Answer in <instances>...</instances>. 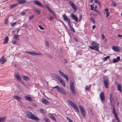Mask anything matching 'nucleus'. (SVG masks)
<instances>
[{"label":"nucleus","mask_w":122,"mask_h":122,"mask_svg":"<svg viewBox=\"0 0 122 122\" xmlns=\"http://www.w3.org/2000/svg\"><path fill=\"white\" fill-rule=\"evenodd\" d=\"M25 114L26 116L28 118L34 120L37 122L39 120V119L37 117H36V115L33 114L30 112L27 111L26 112Z\"/></svg>","instance_id":"f257e3e1"},{"label":"nucleus","mask_w":122,"mask_h":122,"mask_svg":"<svg viewBox=\"0 0 122 122\" xmlns=\"http://www.w3.org/2000/svg\"><path fill=\"white\" fill-rule=\"evenodd\" d=\"M91 46H89V48L92 50H95L99 51V44L95 42H93L91 43Z\"/></svg>","instance_id":"f03ea898"},{"label":"nucleus","mask_w":122,"mask_h":122,"mask_svg":"<svg viewBox=\"0 0 122 122\" xmlns=\"http://www.w3.org/2000/svg\"><path fill=\"white\" fill-rule=\"evenodd\" d=\"M104 83L105 87L107 88L108 85L109 80L108 77L106 76H104L103 77Z\"/></svg>","instance_id":"7ed1b4c3"},{"label":"nucleus","mask_w":122,"mask_h":122,"mask_svg":"<svg viewBox=\"0 0 122 122\" xmlns=\"http://www.w3.org/2000/svg\"><path fill=\"white\" fill-rule=\"evenodd\" d=\"M70 88L73 94L75 95L76 92L74 90V84L72 81H71L70 82Z\"/></svg>","instance_id":"20e7f679"},{"label":"nucleus","mask_w":122,"mask_h":122,"mask_svg":"<svg viewBox=\"0 0 122 122\" xmlns=\"http://www.w3.org/2000/svg\"><path fill=\"white\" fill-rule=\"evenodd\" d=\"M99 96L101 101L103 103L105 99V96L103 92H101L100 93Z\"/></svg>","instance_id":"39448f33"},{"label":"nucleus","mask_w":122,"mask_h":122,"mask_svg":"<svg viewBox=\"0 0 122 122\" xmlns=\"http://www.w3.org/2000/svg\"><path fill=\"white\" fill-rule=\"evenodd\" d=\"M7 60V59L3 56L0 58V62L1 64H3L6 62Z\"/></svg>","instance_id":"423d86ee"},{"label":"nucleus","mask_w":122,"mask_h":122,"mask_svg":"<svg viewBox=\"0 0 122 122\" xmlns=\"http://www.w3.org/2000/svg\"><path fill=\"white\" fill-rule=\"evenodd\" d=\"M58 91L61 93L64 94V95L66 94V92L65 91L64 89L60 87H58Z\"/></svg>","instance_id":"0eeeda50"},{"label":"nucleus","mask_w":122,"mask_h":122,"mask_svg":"<svg viewBox=\"0 0 122 122\" xmlns=\"http://www.w3.org/2000/svg\"><path fill=\"white\" fill-rule=\"evenodd\" d=\"M70 17L72 19L74 20L76 22H77L78 20V19L74 15L72 14L70 15Z\"/></svg>","instance_id":"6e6552de"},{"label":"nucleus","mask_w":122,"mask_h":122,"mask_svg":"<svg viewBox=\"0 0 122 122\" xmlns=\"http://www.w3.org/2000/svg\"><path fill=\"white\" fill-rule=\"evenodd\" d=\"M34 2L35 3L36 5L42 7H44L43 5L39 1L37 0H34Z\"/></svg>","instance_id":"1a4fd4ad"},{"label":"nucleus","mask_w":122,"mask_h":122,"mask_svg":"<svg viewBox=\"0 0 122 122\" xmlns=\"http://www.w3.org/2000/svg\"><path fill=\"white\" fill-rule=\"evenodd\" d=\"M63 18L64 21H69L70 20L69 19H68L67 17V16L65 14H64L63 15Z\"/></svg>","instance_id":"9d476101"},{"label":"nucleus","mask_w":122,"mask_h":122,"mask_svg":"<svg viewBox=\"0 0 122 122\" xmlns=\"http://www.w3.org/2000/svg\"><path fill=\"white\" fill-rule=\"evenodd\" d=\"M112 49L115 51H117L119 50V47L117 46H113L112 47Z\"/></svg>","instance_id":"9b49d317"},{"label":"nucleus","mask_w":122,"mask_h":122,"mask_svg":"<svg viewBox=\"0 0 122 122\" xmlns=\"http://www.w3.org/2000/svg\"><path fill=\"white\" fill-rule=\"evenodd\" d=\"M42 103L46 105H48L49 104V102L46 100L45 99H42L41 100Z\"/></svg>","instance_id":"f8f14e48"},{"label":"nucleus","mask_w":122,"mask_h":122,"mask_svg":"<svg viewBox=\"0 0 122 122\" xmlns=\"http://www.w3.org/2000/svg\"><path fill=\"white\" fill-rule=\"evenodd\" d=\"M117 90L119 91L120 92H122V87L121 85L120 84H119L117 85Z\"/></svg>","instance_id":"ddd939ff"},{"label":"nucleus","mask_w":122,"mask_h":122,"mask_svg":"<svg viewBox=\"0 0 122 122\" xmlns=\"http://www.w3.org/2000/svg\"><path fill=\"white\" fill-rule=\"evenodd\" d=\"M15 76L16 77L17 80L18 81H20L21 80V77H20V76L18 73H16L15 74Z\"/></svg>","instance_id":"4468645a"},{"label":"nucleus","mask_w":122,"mask_h":122,"mask_svg":"<svg viewBox=\"0 0 122 122\" xmlns=\"http://www.w3.org/2000/svg\"><path fill=\"white\" fill-rule=\"evenodd\" d=\"M26 2V0H18V3L19 4H23Z\"/></svg>","instance_id":"2eb2a0df"},{"label":"nucleus","mask_w":122,"mask_h":122,"mask_svg":"<svg viewBox=\"0 0 122 122\" xmlns=\"http://www.w3.org/2000/svg\"><path fill=\"white\" fill-rule=\"evenodd\" d=\"M91 86V85H89L86 86L85 90L86 91H89L90 90V87Z\"/></svg>","instance_id":"dca6fc26"},{"label":"nucleus","mask_w":122,"mask_h":122,"mask_svg":"<svg viewBox=\"0 0 122 122\" xmlns=\"http://www.w3.org/2000/svg\"><path fill=\"white\" fill-rule=\"evenodd\" d=\"M79 107L80 109L82 114L83 116H84V109L82 106L81 105H79Z\"/></svg>","instance_id":"f3484780"},{"label":"nucleus","mask_w":122,"mask_h":122,"mask_svg":"<svg viewBox=\"0 0 122 122\" xmlns=\"http://www.w3.org/2000/svg\"><path fill=\"white\" fill-rule=\"evenodd\" d=\"M49 117L52 119L54 121H56V119L51 114L49 113Z\"/></svg>","instance_id":"a211bd4d"},{"label":"nucleus","mask_w":122,"mask_h":122,"mask_svg":"<svg viewBox=\"0 0 122 122\" xmlns=\"http://www.w3.org/2000/svg\"><path fill=\"white\" fill-rule=\"evenodd\" d=\"M9 41L8 37V36H6L5 38L4 41V44H6Z\"/></svg>","instance_id":"6ab92c4d"},{"label":"nucleus","mask_w":122,"mask_h":122,"mask_svg":"<svg viewBox=\"0 0 122 122\" xmlns=\"http://www.w3.org/2000/svg\"><path fill=\"white\" fill-rule=\"evenodd\" d=\"M22 77L23 79L26 81H28L29 80V77L23 75L22 76Z\"/></svg>","instance_id":"aec40b11"},{"label":"nucleus","mask_w":122,"mask_h":122,"mask_svg":"<svg viewBox=\"0 0 122 122\" xmlns=\"http://www.w3.org/2000/svg\"><path fill=\"white\" fill-rule=\"evenodd\" d=\"M72 107L75 109L76 112H79V109L76 105H75Z\"/></svg>","instance_id":"412c9836"},{"label":"nucleus","mask_w":122,"mask_h":122,"mask_svg":"<svg viewBox=\"0 0 122 122\" xmlns=\"http://www.w3.org/2000/svg\"><path fill=\"white\" fill-rule=\"evenodd\" d=\"M68 102L69 103L71 106L72 107L74 106L75 105H76V104L70 100H69L68 101Z\"/></svg>","instance_id":"4be33fe9"},{"label":"nucleus","mask_w":122,"mask_h":122,"mask_svg":"<svg viewBox=\"0 0 122 122\" xmlns=\"http://www.w3.org/2000/svg\"><path fill=\"white\" fill-rule=\"evenodd\" d=\"M18 4H15L13 5H11L10 6V9H12L13 8L16 6L18 5Z\"/></svg>","instance_id":"5701e85b"},{"label":"nucleus","mask_w":122,"mask_h":122,"mask_svg":"<svg viewBox=\"0 0 122 122\" xmlns=\"http://www.w3.org/2000/svg\"><path fill=\"white\" fill-rule=\"evenodd\" d=\"M105 11L106 13V18H107L109 15V13L108 12V10L107 8H106L105 10Z\"/></svg>","instance_id":"b1692460"},{"label":"nucleus","mask_w":122,"mask_h":122,"mask_svg":"<svg viewBox=\"0 0 122 122\" xmlns=\"http://www.w3.org/2000/svg\"><path fill=\"white\" fill-rule=\"evenodd\" d=\"M33 10L38 14V15H39L40 14L41 11L38 9L36 8H34Z\"/></svg>","instance_id":"393cba45"},{"label":"nucleus","mask_w":122,"mask_h":122,"mask_svg":"<svg viewBox=\"0 0 122 122\" xmlns=\"http://www.w3.org/2000/svg\"><path fill=\"white\" fill-rule=\"evenodd\" d=\"M5 117H3L0 118V122H3L5 121Z\"/></svg>","instance_id":"a878e982"},{"label":"nucleus","mask_w":122,"mask_h":122,"mask_svg":"<svg viewBox=\"0 0 122 122\" xmlns=\"http://www.w3.org/2000/svg\"><path fill=\"white\" fill-rule=\"evenodd\" d=\"M114 101L113 97L112 96V94H111L110 95V103Z\"/></svg>","instance_id":"bb28decb"},{"label":"nucleus","mask_w":122,"mask_h":122,"mask_svg":"<svg viewBox=\"0 0 122 122\" xmlns=\"http://www.w3.org/2000/svg\"><path fill=\"white\" fill-rule=\"evenodd\" d=\"M95 5V4H93L92 5H91V10H94L95 9L94 8V5Z\"/></svg>","instance_id":"cd10ccee"},{"label":"nucleus","mask_w":122,"mask_h":122,"mask_svg":"<svg viewBox=\"0 0 122 122\" xmlns=\"http://www.w3.org/2000/svg\"><path fill=\"white\" fill-rule=\"evenodd\" d=\"M25 98L26 100L30 101H32V98L31 97H25Z\"/></svg>","instance_id":"c85d7f7f"},{"label":"nucleus","mask_w":122,"mask_h":122,"mask_svg":"<svg viewBox=\"0 0 122 122\" xmlns=\"http://www.w3.org/2000/svg\"><path fill=\"white\" fill-rule=\"evenodd\" d=\"M109 56H108L106 57H105L104 58H102V59L103 61H106L107 59L109 58Z\"/></svg>","instance_id":"c756f323"},{"label":"nucleus","mask_w":122,"mask_h":122,"mask_svg":"<svg viewBox=\"0 0 122 122\" xmlns=\"http://www.w3.org/2000/svg\"><path fill=\"white\" fill-rule=\"evenodd\" d=\"M90 20L93 23H95V22L94 19L92 17H91L90 19Z\"/></svg>","instance_id":"7c9ffc66"},{"label":"nucleus","mask_w":122,"mask_h":122,"mask_svg":"<svg viewBox=\"0 0 122 122\" xmlns=\"http://www.w3.org/2000/svg\"><path fill=\"white\" fill-rule=\"evenodd\" d=\"M14 37L16 40H18L19 38V37L18 36H17L16 35H14Z\"/></svg>","instance_id":"2f4dec72"},{"label":"nucleus","mask_w":122,"mask_h":122,"mask_svg":"<svg viewBox=\"0 0 122 122\" xmlns=\"http://www.w3.org/2000/svg\"><path fill=\"white\" fill-rule=\"evenodd\" d=\"M63 77H64V78H65L66 80L68 81V77L65 74H64L62 76Z\"/></svg>","instance_id":"473e14b6"},{"label":"nucleus","mask_w":122,"mask_h":122,"mask_svg":"<svg viewBox=\"0 0 122 122\" xmlns=\"http://www.w3.org/2000/svg\"><path fill=\"white\" fill-rule=\"evenodd\" d=\"M13 97L16 99V100H19L20 99V98L17 96H14Z\"/></svg>","instance_id":"72a5a7b5"},{"label":"nucleus","mask_w":122,"mask_h":122,"mask_svg":"<svg viewBox=\"0 0 122 122\" xmlns=\"http://www.w3.org/2000/svg\"><path fill=\"white\" fill-rule=\"evenodd\" d=\"M89 113L91 115H93V113L91 109H89Z\"/></svg>","instance_id":"f704fd0d"},{"label":"nucleus","mask_w":122,"mask_h":122,"mask_svg":"<svg viewBox=\"0 0 122 122\" xmlns=\"http://www.w3.org/2000/svg\"><path fill=\"white\" fill-rule=\"evenodd\" d=\"M44 120L46 122H50V120L47 118L46 117L44 118Z\"/></svg>","instance_id":"c9c22d12"},{"label":"nucleus","mask_w":122,"mask_h":122,"mask_svg":"<svg viewBox=\"0 0 122 122\" xmlns=\"http://www.w3.org/2000/svg\"><path fill=\"white\" fill-rule=\"evenodd\" d=\"M70 30L73 32L74 33L75 32V30L73 27H72V26H70Z\"/></svg>","instance_id":"e433bc0d"},{"label":"nucleus","mask_w":122,"mask_h":122,"mask_svg":"<svg viewBox=\"0 0 122 122\" xmlns=\"http://www.w3.org/2000/svg\"><path fill=\"white\" fill-rule=\"evenodd\" d=\"M118 61L116 59L114 58L113 59L112 62L113 63H116Z\"/></svg>","instance_id":"4c0bfd02"},{"label":"nucleus","mask_w":122,"mask_h":122,"mask_svg":"<svg viewBox=\"0 0 122 122\" xmlns=\"http://www.w3.org/2000/svg\"><path fill=\"white\" fill-rule=\"evenodd\" d=\"M59 72L61 75L62 76L64 75V74L62 71L60 70H59Z\"/></svg>","instance_id":"58836bf2"},{"label":"nucleus","mask_w":122,"mask_h":122,"mask_svg":"<svg viewBox=\"0 0 122 122\" xmlns=\"http://www.w3.org/2000/svg\"><path fill=\"white\" fill-rule=\"evenodd\" d=\"M40 110L41 112L42 113H45L46 112V111L43 110V109H40Z\"/></svg>","instance_id":"ea45409f"},{"label":"nucleus","mask_w":122,"mask_h":122,"mask_svg":"<svg viewBox=\"0 0 122 122\" xmlns=\"http://www.w3.org/2000/svg\"><path fill=\"white\" fill-rule=\"evenodd\" d=\"M71 7L74 10H76L77 9L76 8V6L75 5H73L71 6Z\"/></svg>","instance_id":"a19ab883"},{"label":"nucleus","mask_w":122,"mask_h":122,"mask_svg":"<svg viewBox=\"0 0 122 122\" xmlns=\"http://www.w3.org/2000/svg\"><path fill=\"white\" fill-rule=\"evenodd\" d=\"M94 2L95 3H97L99 5H100V3L98 1V0H95Z\"/></svg>","instance_id":"79ce46f5"},{"label":"nucleus","mask_w":122,"mask_h":122,"mask_svg":"<svg viewBox=\"0 0 122 122\" xmlns=\"http://www.w3.org/2000/svg\"><path fill=\"white\" fill-rule=\"evenodd\" d=\"M58 80L60 82H61L62 81H63L62 78H60V77H58Z\"/></svg>","instance_id":"37998d69"},{"label":"nucleus","mask_w":122,"mask_h":122,"mask_svg":"<svg viewBox=\"0 0 122 122\" xmlns=\"http://www.w3.org/2000/svg\"><path fill=\"white\" fill-rule=\"evenodd\" d=\"M112 112L114 114H116V111L115 110V108L114 107H113V111Z\"/></svg>","instance_id":"c03bdc74"},{"label":"nucleus","mask_w":122,"mask_h":122,"mask_svg":"<svg viewBox=\"0 0 122 122\" xmlns=\"http://www.w3.org/2000/svg\"><path fill=\"white\" fill-rule=\"evenodd\" d=\"M17 24V22H15L13 23L12 24H11V26H14L15 25Z\"/></svg>","instance_id":"a18cd8bd"},{"label":"nucleus","mask_w":122,"mask_h":122,"mask_svg":"<svg viewBox=\"0 0 122 122\" xmlns=\"http://www.w3.org/2000/svg\"><path fill=\"white\" fill-rule=\"evenodd\" d=\"M8 17L6 19L5 21V24H6L9 22V21L8 20Z\"/></svg>","instance_id":"49530a36"},{"label":"nucleus","mask_w":122,"mask_h":122,"mask_svg":"<svg viewBox=\"0 0 122 122\" xmlns=\"http://www.w3.org/2000/svg\"><path fill=\"white\" fill-rule=\"evenodd\" d=\"M69 4L71 6L74 5V3L72 1H69Z\"/></svg>","instance_id":"de8ad7c7"},{"label":"nucleus","mask_w":122,"mask_h":122,"mask_svg":"<svg viewBox=\"0 0 122 122\" xmlns=\"http://www.w3.org/2000/svg\"><path fill=\"white\" fill-rule=\"evenodd\" d=\"M69 4L71 6L74 5V3L72 1H69Z\"/></svg>","instance_id":"09e8293b"},{"label":"nucleus","mask_w":122,"mask_h":122,"mask_svg":"<svg viewBox=\"0 0 122 122\" xmlns=\"http://www.w3.org/2000/svg\"><path fill=\"white\" fill-rule=\"evenodd\" d=\"M112 5L114 7H116V3L115 2H112Z\"/></svg>","instance_id":"8fccbe9b"},{"label":"nucleus","mask_w":122,"mask_h":122,"mask_svg":"<svg viewBox=\"0 0 122 122\" xmlns=\"http://www.w3.org/2000/svg\"><path fill=\"white\" fill-rule=\"evenodd\" d=\"M61 84L64 86H66V85L65 83L63 81H62L61 82Z\"/></svg>","instance_id":"3c124183"},{"label":"nucleus","mask_w":122,"mask_h":122,"mask_svg":"<svg viewBox=\"0 0 122 122\" xmlns=\"http://www.w3.org/2000/svg\"><path fill=\"white\" fill-rule=\"evenodd\" d=\"M39 28L41 30H44V28L42 27L41 25H39L38 26Z\"/></svg>","instance_id":"603ef678"},{"label":"nucleus","mask_w":122,"mask_h":122,"mask_svg":"<svg viewBox=\"0 0 122 122\" xmlns=\"http://www.w3.org/2000/svg\"><path fill=\"white\" fill-rule=\"evenodd\" d=\"M70 20H69V21H67L66 22H67L68 23V26H69V27H70V26H71V25L70 23Z\"/></svg>","instance_id":"864d4df0"},{"label":"nucleus","mask_w":122,"mask_h":122,"mask_svg":"<svg viewBox=\"0 0 122 122\" xmlns=\"http://www.w3.org/2000/svg\"><path fill=\"white\" fill-rule=\"evenodd\" d=\"M12 43L13 44H15L16 43V41L15 40L14 41H12Z\"/></svg>","instance_id":"5fc2aeb1"},{"label":"nucleus","mask_w":122,"mask_h":122,"mask_svg":"<svg viewBox=\"0 0 122 122\" xmlns=\"http://www.w3.org/2000/svg\"><path fill=\"white\" fill-rule=\"evenodd\" d=\"M42 54H41L40 53H36L35 52V55H41Z\"/></svg>","instance_id":"6e6d98bb"},{"label":"nucleus","mask_w":122,"mask_h":122,"mask_svg":"<svg viewBox=\"0 0 122 122\" xmlns=\"http://www.w3.org/2000/svg\"><path fill=\"white\" fill-rule=\"evenodd\" d=\"M58 87H60L59 86H57L55 87H52V88L53 89L56 88L58 90Z\"/></svg>","instance_id":"4d7b16f0"},{"label":"nucleus","mask_w":122,"mask_h":122,"mask_svg":"<svg viewBox=\"0 0 122 122\" xmlns=\"http://www.w3.org/2000/svg\"><path fill=\"white\" fill-rule=\"evenodd\" d=\"M66 119L69 122H70L72 121V120L71 119L68 117H66Z\"/></svg>","instance_id":"13d9d810"},{"label":"nucleus","mask_w":122,"mask_h":122,"mask_svg":"<svg viewBox=\"0 0 122 122\" xmlns=\"http://www.w3.org/2000/svg\"><path fill=\"white\" fill-rule=\"evenodd\" d=\"M45 45L46 46H47L48 47L49 46V43L47 41H46Z\"/></svg>","instance_id":"bf43d9fd"},{"label":"nucleus","mask_w":122,"mask_h":122,"mask_svg":"<svg viewBox=\"0 0 122 122\" xmlns=\"http://www.w3.org/2000/svg\"><path fill=\"white\" fill-rule=\"evenodd\" d=\"M35 52H31L30 55H35Z\"/></svg>","instance_id":"052dcab7"},{"label":"nucleus","mask_w":122,"mask_h":122,"mask_svg":"<svg viewBox=\"0 0 122 122\" xmlns=\"http://www.w3.org/2000/svg\"><path fill=\"white\" fill-rule=\"evenodd\" d=\"M33 17V16L32 15H31L29 17V18H30V20H31V19H32Z\"/></svg>","instance_id":"680f3d73"},{"label":"nucleus","mask_w":122,"mask_h":122,"mask_svg":"<svg viewBox=\"0 0 122 122\" xmlns=\"http://www.w3.org/2000/svg\"><path fill=\"white\" fill-rule=\"evenodd\" d=\"M47 9L49 11H50L51 13H53V12L50 9L49 7L47 8Z\"/></svg>","instance_id":"e2e57ef3"},{"label":"nucleus","mask_w":122,"mask_h":122,"mask_svg":"<svg viewBox=\"0 0 122 122\" xmlns=\"http://www.w3.org/2000/svg\"><path fill=\"white\" fill-rule=\"evenodd\" d=\"M47 9L49 11H50L51 13H53V12L50 9L49 7L47 8Z\"/></svg>","instance_id":"0e129e2a"},{"label":"nucleus","mask_w":122,"mask_h":122,"mask_svg":"<svg viewBox=\"0 0 122 122\" xmlns=\"http://www.w3.org/2000/svg\"><path fill=\"white\" fill-rule=\"evenodd\" d=\"M120 57L119 56H117V58H116V59L117 60H118V61H120Z\"/></svg>","instance_id":"69168bd1"},{"label":"nucleus","mask_w":122,"mask_h":122,"mask_svg":"<svg viewBox=\"0 0 122 122\" xmlns=\"http://www.w3.org/2000/svg\"><path fill=\"white\" fill-rule=\"evenodd\" d=\"M25 13L23 11L21 13V15H25Z\"/></svg>","instance_id":"338daca9"},{"label":"nucleus","mask_w":122,"mask_h":122,"mask_svg":"<svg viewBox=\"0 0 122 122\" xmlns=\"http://www.w3.org/2000/svg\"><path fill=\"white\" fill-rule=\"evenodd\" d=\"M64 61L65 63H67L68 62V60L67 59H65L64 60Z\"/></svg>","instance_id":"774afa93"}]
</instances>
